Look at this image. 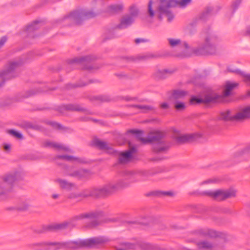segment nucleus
Wrapping results in <instances>:
<instances>
[{
	"label": "nucleus",
	"instance_id": "nucleus-47",
	"mask_svg": "<svg viewBox=\"0 0 250 250\" xmlns=\"http://www.w3.org/2000/svg\"><path fill=\"white\" fill-rule=\"evenodd\" d=\"M7 39L5 37H2L0 40V48H1L6 42Z\"/></svg>",
	"mask_w": 250,
	"mask_h": 250
},
{
	"label": "nucleus",
	"instance_id": "nucleus-27",
	"mask_svg": "<svg viewBox=\"0 0 250 250\" xmlns=\"http://www.w3.org/2000/svg\"><path fill=\"white\" fill-rule=\"evenodd\" d=\"M191 1V0H168V4L170 6L185 7Z\"/></svg>",
	"mask_w": 250,
	"mask_h": 250
},
{
	"label": "nucleus",
	"instance_id": "nucleus-21",
	"mask_svg": "<svg viewBox=\"0 0 250 250\" xmlns=\"http://www.w3.org/2000/svg\"><path fill=\"white\" fill-rule=\"evenodd\" d=\"M199 233L204 236L211 238L220 237L221 233L216 230L208 228L202 229L199 230Z\"/></svg>",
	"mask_w": 250,
	"mask_h": 250
},
{
	"label": "nucleus",
	"instance_id": "nucleus-16",
	"mask_svg": "<svg viewBox=\"0 0 250 250\" xmlns=\"http://www.w3.org/2000/svg\"><path fill=\"white\" fill-rule=\"evenodd\" d=\"M94 145L100 149L104 150L108 153L113 154L114 152L112 146L111 144H107L104 141L100 140H95L94 141Z\"/></svg>",
	"mask_w": 250,
	"mask_h": 250
},
{
	"label": "nucleus",
	"instance_id": "nucleus-26",
	"mask_svg": "<svg viewBox=\"0 0 250 250\" xmlns=\"http://www.w3.org/2000/svg\"><path fill=\"white\" fill-rule=\"evenodd\" d=\"M95 57L88 55L84 57H81L79 58H76L71 61V63H78L83 65H85L86 63L94 60Z\"/></svg>",
	"mask_w": 250,
	"mask_h": 250
},
{
	"label": "nucleus",
	"instance_id": "nucleus-1",
	"mask_svg": "<svg viewBox=\"0 0 250 250\" xmlns=\"http://www.w3.org/2000/svg\"><path fill=\"white\" fill-rule=\"evenodd\" d=\"M109 241V239L107 237L100 236L76 241L34 243L31 244L30 247L37 250H56L60 249L74 250L83 248L93 247L102 245L108 242Z\"/></svg>",
	"mask_w": 250,
	"mask_h": 250
},
{
	"label": "nucleus",
	"instance_id": "nucleus-22",
	"mask_svg": "<svg viewBox=\"0 0 250 250\" xmlns=\"http://www.w3.org/2000/svg\"><path fill=\"white\" fill-rule=\"evenodd\" d=\"M134 18L129 15H125L121 19L120 24L117 28L119 29H125L130 25L134 21Z\"/></svg>",
	"mask_w": 250,
	"mask_h": 250
},
{
	"label": "nucleus",
	"instance_id": "nucleus-28",
	"mask_svg": "<svg viewBox=\"0 0 250 250\" xmlns=\"http://www.w3.org/2000/svg\"><path fill=\"white\" fill-rule=\"evenodd\" d=\"M228 71L229 72L237 74L242 76L244 78V81L248 84L250 85V75L245 74L244 72L240 71L233 67L232 66H229L228 67Z\"/></svg>",
	"mask_w": 250,
	"mask_h": 250
},
{
	"label": "nucleus",
	"instance_id": "nucleus-17",
	"mask_svg": "<svg viewBox=\"0 0 250 250\" xmlns=\"http://www.w3.org/2000/svg\"><path fill=\"white\" fill-rule=\"evenodd\" d=\"M135 151V148L132 147L125 152H122L119 155V161L121 163H126L129 162L133 153Z\"/></svg>",
	"mask_w": 250,
	"mask_h": 250
},
{
	"label": "nucleus",
	"instance_id": "nucleus-39",
	"mask_svg": "<svg viewBox=\"0 0 250 250\" xmlns=\"http://www.w3.org/2000/svg\"><path fill=\"white\" fill-rule=\"evenodd\" d=\"M219 181V179L216 177H212L203 181L201 183V185L205 184H210L213 183H216Z\"/></svg>",
	"mask_w": 250,
	"mask_h": 250
},
{
	"label": "nucleus",
	"instance_id": "nucleus-59",
	"mask_svg": "<svg viewBox=\"0 0 250 250\" xmlns=\"http://www.w3.org/2000/svg\"><path fill=\"white\" fill-rule=\"evenodd\" d=\"M85 68L87 69H90L91 67H86Z\"/></svg>",
	"mask_w": 250,
	"mask_h": 250
},
{
	"label": "nucleus",
	"instance_id": "nucleus-45",
	"mask_svg": "<svg viewBox=\"0 0 250 250\" xmlns=\"http://www.w3.org/2000/svg\"><path fill=\"white\" fill-rule=\"evenodd\" d=\"M174 195V193L171 191H161L159 192L160 196L172 197Z\"/></svg>",
	"mask_w": 250,
	"mask_h": 250
},
{
	"label": "nucleus",
	"instance_id": "nucleus-18",
	"mask_svg": "<svg viewBox=\"0 0 250 250\" xmlns=\"http://www.w3.org/2000/svg\"><path fill=\"white\" fill-rule=\"evenodd\" d=\"M198 249L204 250H212L216 248H221L218 246L216 243H212L208 240H204L197 243Z\"/></svg>",
	"mask_w": 250,
	"mask_h": 250
},
{
	"label": "nucleus",
	"instance_id": "nucleus-55",
	"mask_svg": "<svg viewBox=\"0 0 250 250\" xmlns=\"http://www.w3.org/2000/svg\"><path fill=\"white\" fill-rule=\"evenodd\" d=\"M148 57H150V56H141L140 59H146V58H148Z\"/></svg>",
	"mask_w": 250,
	"mask_h": 250
},
{
	"label": "nucleus",
	"instance_id": "nucleus-10",
	"mask_svg": "<svg viewBox=\"0 0 250 250\" xmlns=\"http://www.w3.org/2000/svg\"><path fill=\"white\" fill-rule=\"evenodd\" d=\"M104 215V212L102 211H95L89 212L81 213L76 215L72 219V221H79L84 218L98 219Z\"/></svg>",
	"mask_w": 250,
	"mask_h": 250
},
{
	"label": "nucleus",
	"instance_id": "nucleus-12",
	"mask_svg": "<svg viewBox=\"0 0 250 250\" xmlns=\"http://www.w3.org/2000/svg\"><path fill=\"white\" fill-rule=\"evenodd\" d=\"M234 118L236 122H242L250 119V105L240 109L235 113Z\"/></svg>",
	"mask_w": 250,
	"mask_h": 250
},
{
	"label": "nucleus",
	"instance_id": "nucleus-9",
	"mask_svg": "<svg viewBox=\"0 0 250 250\" xmlns=\"http://www.w3.org/2000/svg\"><path fill=\"white\" fill-rule=\"evenodd\" d=\"M219 98V96L215 93L210 92L207 93L201 98L197 97H193L190 100L191 104H198V103H214L217 101Z\"/></svg>",
	"mask_w": 250,
	"mask_h": 250
},
{
	"label": "nucleus",
	"instance_id": "nucleus-2",
	"mask_svg": "<svg viewBox=\"0 0 250 250\" xmlns=\"http://www.w3.org/2000/svg\"><path fill=\"white\" fill-rule=\"evenodd\" d=\"M123 174L124 178L116 182H111L102 186L89 189L91 196L105 197L116 190L127 188L131 184L139 180L138 176L142 175V172L138 170H126Z\"/></svg>",
	"mask_w": 250,
	"mask_h": 250
},
{
	"label": "nucleus",
	"instance_id": "nucleus-41",
	"mask_svg": "<svg viewBox=\"0 0 250 250\" xmlns=\"http://www.w3.org/2000/svg\"><path fill=\"white\" fill-rule=\"evenodd\" d=\"M110 10L113 12H116L122 10L123 6L120 4L112 5L109 6Z\"/></svg>",
	"mask_w": 250,
	"mask_h": 250
},
{
	"label": "nucleus",
	"instance_id": "nucleus-61",
	"mask_svg": "<svg viewBox=\"0 0 250 250\" xmlns=\"http://www.w3.org/2000/svg\"><path fill=\"white\" fill-rule=\"evenodd\" d=\"M86 84V83H84V84H81L79 86H84Z\"/></svg>",
	"mask_w": 250,
	"mask_h": 250
},
{
	"label": "nucleus",
	"instance_id": "nucleus-46",
	"mask_svg": "<svg viewBox=\"0 0 250 250\" xmlns=\"http://www.w3.org/2000/svg\"><path fill=\"white\" fill-rule=\"evenodd\" d=\"M11 145L8 144H5L3 145V149L6 152H9L11 149Z\"/></svg>",
	"mask_w": 250,
	"mask_h": 250
},
{
	"label": "nucleus",
	"instance_id": "nucleus-32",
	"mask_svg": "<svg viewBox=\"0 0 250 250\" xmlns=\"http://www.w3.org/2000/svg\"><path fill=\"white\" fill-rule=\"evenodd\" d=\"M133 107L139 109L142 113H146L153 111L156 110V108L152 105H134Z\"/></svg>",
	"mask_w": 250,
	"mask_h": 250
},
{
	"label": "nucleus",
	"instance_id": "nucleus-44",
	"mask_svg": "<svg viewBox=\"0 0 250 250\" xmlns=\"http://www.w3.org/2000/svg\"><path fill=\"white\" fill-rule=\"evenodd\" d=\"M163 73L165 74L167 77L172 75L175 71V70L174 69L167 68L163 69Z\"/></svg>",
	"mask_w": 250,
	"mask_h": 250
},
{
	"label": "nucleus",
	"instance_id": "nucleus-4",
	"mask_svg": "<svg viewBox=\"0 0 250 250\" xmlns=\"http://www.w3.org/2000/svg\"><path fill=\"white\" fill-rule=\"evenodd\" d=\"M159 4L156 5L152 0L149 1L147 8V14L150 18H153L154 16H158L159 19H161L163 15L167 18V21L170 22L174 18V15L171 13L170 6L168 4V0H159Z\"/></svg>",
	"mask_w": 250,
	"mask_h": 250
},
{
	"label": "nucleus",
	"instance_id": "nucleus-58",
	"mask_svg": "<svg viewBox=\"0 0 250 250\" xmlns=\"http://www.w3.org/2000/svg\"><path fill=\"white\" fill-rule=\"evenodd\" d=\"M126 247H127V248H128V249H131V246L128 245H127L126 246Z\"/></svg>",
	"mask_w": 250,
	"mask_h": 250
},
{
	"label": "nucleus",
	"instance_id": "nucleus-37",
	"mask_svg": "<svg viewBox=\"0 0 250 250\" xmlns=\"http://www.w3.org/2000/svg\"><path fill=\"white\" fill-rule=\"evenodd\" d=\"M8 132L10 135L15 137L18 139H22L23 138L22 134L19 131H16L13 129H11L8 130Z\"/></svg>",
	"mask_w": 250,
	"mask_h": 250
},
{
	"label": "nucleus",
	"instance_id": "nucleus-36",
	"mask_svg": "<svg viewBox=\"0 0 250 250\" xmlns=\"http://www.w3.org/2000/svg\"><path fill=\"white\" fill-rule=\"evenodd\" d=\"M129 131L133 133L136 134V136L139 140L144 143H146V137L144 138L142 136V133L140 131L137 130H131Z\"/></svg>",
	"mask_w": 250,
	"mask_h": 250
},
{
	"label": "nucleus",
	"instance_id": "nucleus-60",
	"mask_svg": "<svg viewBox=\"0 0 250 250\" xmlns=\"http://www.w3.org/2000/svg\"><path fill=\"white\" fill-rule=\"evenodd\" d=\"M248 94L249 96H250V90L249 91H248Z\"/></svg>",
	"mask_w": 250,
	"mask_h": 250
},
{
	"label": "nucleus",
	"instance_id": "nucleus-43",
	"mask_svg": "<svg viewBox=\"0 0 250 250\" xmlns=\"http://www.w3.org/2000/svg\"><path fill=\"white\" fill-rule=\"evenodd\" d=\"M130 13L129 15L132 16L133 18L134 19V17H135L138 13V10L135 6H132L130 8Z\"/></svg>",
	"mask_w": 250,
	"mask_h": 250
},
{
	"label": "nucleus",
	"instance_id": "nucleus-56",
	"mask_svg": "<svg viewBox=\"0 0 250 250\" xmlns=\"http://www.w3.org/2000/svg\"><path fill=\"white\" fill-rule=\"evenodd\" d=\"M115 250H125L123 249L116 248Z\"/></svg>",
	"mask_w": 250,
	"mask_h": 250
},
{
	"label": "nucleus",
	"instance_id": "nucleus-49",
	"mask_svg": "<svg viewBox=\"0 0 250 250\" xmlns=\"http://www.w3.org/2000/svg\"><path fill=\"white\" fill-rule=\"evenodd\" d=\"M245 34L250 37V25H248L245 29Z\"/></svg>",
	"mask_w": 250,
	"mask_h": 250
},
{
	"label": "nucleus",
	"instance_id": "nucleus-8",
	"mask_svg": "<svg viewBox=\"0 0 250 250\" xmlns=\"http://www.w3.org/2000/svg\"><path fill=\"white\" fill-rule=\"evenodd\" d=\"M96 16L95 12L91 11L81 10L74 11L63 19L64 21H70L76 24H79L81 21Z\"/></svg>",
	"mask_w": 250,
	"mask_h": 250
},
{
	"label": "nucleus",
	"instance_id": "nucleus-57",
	"mask_svg": "<svg viewBox=\"0 0 250 250\" xmlns=\"http://www.w3.org/2000/svg\"><path fill=\"white\" fill-rule=\"evenodd\" d=\"M133 99V98H127V100L130 101V100H132Z\"/></svg>",
	"mask_w": 250,
	"mask_h": 250
},
{
	"label": "nucleus",
	"instance_id": "nucleus-29",
	"mask_svg": "<svg viewBox=\"0 0 250 250\" xmlns=\"http://www.w3.org/2000/svg\"><path fill=\"white\" fill-rule=\"evenodd\" d=\"M163 135L159 132L150 133L146 137V143H158L162 141Z\"/></svg>",
	"mask_w": 250,
	"mask_h": 250
},
{
	"label": "nucleus",
	"instance_id": "nucleus-51",
	"mask_svg": "<svg viewBox=\"0 0 250 250\" xmlns=\"http://www.w3.org/2000/svg\"><path fill=\"white\" fill-rule=\"evenodd\" d=\"M51 125L55 128H60L61 125L57 123L52 122L50 123Z\"/></svg>",
	"mask_w": 250,
	"mask_h": 250
},
{
	"label": "nucleus",
	"instance_id": "nucleus-3",
	"mask_svg": "<svg viewBox=\"0 0 250 250\" xmlns=\"http://www.w3.org/2000/svg\"><path fill=\"white\" fill-rule=\"evenodd\" d=\"M200 37L203 42L197 47H193L192 52L197 54H215L220 42V39L217 35L211 30L208 29L201 33Z\"/></svg>",
	"mask_w": 250,
	"mask_h": 250
},
{
	"label": "nucleus",
	"instance_id": "nucleus-35",
	"mask_svg": "<svg viewBox=\"0 0 250 250\" xmlns=\"http://www.w3.org/2000/svg\"><path fill=\"white\" fill-rule=\"evenodd\" d=\"M64 109L69 111H82L83 108L78 105L67 104L63 106Z\"/></svg>",
	"mask_w": 250,
	"mask_h": 250
},
{
	"label": "nucleus",
	"instance_id": "nucleus-34",
	"mask_svg": "<svg viewBox=\"0 0 250 250\" xmlns=\"http://www.w3.org/2000/svg\"><path fill=\"white\" fill-rule=\"evenodd\" d=\"M187 92L183 90H175L173 91L172 97L174 99L182 98L184 97Z\"/></svg>",
	"mask_w": 250,
	"mask_h": 250
},
{
	"label": "nucleus",
	"instance_id": "nucleus-24",
	"mask_svg": "<svg viewBox=\"0 0 250 250\" xmlns=\"http://www.w3.org/2000/svg\"><path fill=\"white\" fill-rule=\"evenodd\" d=\"M235 117V113H233L231 110H227L221 112L219 119L225 121L236 122Z\"/></svg>",
	"mask_w": 250,
	"mask_h": 250
},
{
	"label": "nucleus",
	"instance_id": "nucleus-14",
	"mask_svg": "<svg viewBox=\"0 0 250 250\" xmlns=\"http://www.w3.org/2000/svg\"><path fill=\"white\" fill-rule=\"evenodd\" d=\"M44 147L53 148L58 151H64L66 152H72L71 150L67 146L56 142L50 141H46L43 143Z\"/></svg>",
	"mask_w": 250,
	"mask_h": 250
},
{
	"label": "nucleus",
	"instance_id": "nucleus-7",
	"mask_svg": "<svg viewBox=\"0 0 250 250\" xmlns=\"http://www.w3.org/2000/svg\"><path fill=\"white\" fill-rule=\"evenodd\" d=\"M204 194L217 201H222L235 197L236 191L232 188L227 190L218 189L215 191H206Z\"/></svg>",
	"mask_w": 250,
	"mask_h": 250
},
{
	"label": "nucleus",
	"instance_id": "nucleus-53",
	"mask_svg": "<svg viewBox=\"0 0 250 250\" xmlns=\"http://www.w3.org/2000/svg\"><path fill=\"white\" fill-rule=\"evenodd\" d=\"M144 40L143 39H137L135 40V42L136 43H139L141 42H144Z\"/></svg>",
	"mask_w": 250,
	"mask_h": 250
},
{
	"label": "nucleus",
	"instance_id": "nucleus-52",
	"mask_svg": "<svg viewBox=\"0 0 250 250\" xmlns=\"http://www.w3.org/2000/svg\"><path fill=\"white\" fill-rule=\"evenodd\" d=\"M60 197V195L59 194H53L52 195L51 197L53 199H57L59 198Z\"/></svg>",
	"mask_w": 250,
	"mask_h": 250
},
{
	"label": "nucleus",
	"instance_id": "nucleus-23",
	"mask_svg": "<svg viewBox=\"0 0 250 250\" xmlns=\"http://www.w3.org/2000/svg\"><path fill=\"white\" fill-rule=\"evenodd\" d=\"M170 147L169 145L164 142L161 141L157 144H155L153 146V150L157 153H165L167 151Z\"/></svg>",
	"mask_w": 250,
	"mask_h": 250
},
{
	"label": "nucleus",
	"instance_id": "nucleus-38",
	"mask_svg": "<svg viewBox=\"0 0 250 250\" xmlns=\"http://www.w3.org/2000/svg\"><path fill=\"white\" fill-rule=\"evenodd\" d=\"M39 28V21H35L31 24L29 25L27 27V31L31 32L35 30H37Z\"/></svg>",
	"mask_w": 250,
	"mask_h": 250
},
{
	"label": "nucleus",
	"instance_id": "nucleus-54",
	"mask_svg": "<svg viewBox=\"0 0 250 250\" xmlns=\"http://www.w3.org/2000/svg\"><path fill=\"white\" fill-rule=\"evenodd\" d=\"M28 207V204H25L24 207H20L19 208V209H26Z\"/></svg>",
	"mask_w": 250,
	"mask_h": 250
},
{
	"label": "nucleus",
	"instance_id": "nucleus-40",
	"mask_svg": "<svg viewBox=\"0 0 250 250\" xmlns=\"http://www.w3.org/2000/svg\"><path fill=\"white\" fill-rule=\"evenodd\" d=\"M155 77L159 79H163L167 78L165 74L163 73V70H158L154 73Z\"/></svg>",
	"mask_w": 250,
	"mask_h": 250
},
{
	"label": "nucleus",
	"instance_id": "nucleus-11",
	"mask_svg": "<svg viewBox=\"0 0 250 250\" xmlns=\"http://www.w3.org/2000/svg\"><path fill=\"white\" fill-rule=\"evenodd\" d=\"M67 174L79 179H87L89 178L93 173L87 169H81L72 172L68 171Z\"/></svg>",
	"mask_w": 250,
	"mask_h": 250
},
{
	"label": "nucleus",
	"instance_id": "nucleus-6",
	"mask_svg": "<svg viewBox=\"0 0 250 250\" xmlns=\"http://www.w3.org/2000/svg\"><path fill=\"white\" fill-rule=\"evenodd\" d=\"M22 62L20 60H13L9 62L4 69L0 71V88L2 87L6 80L16 76L15 70L19 67Z\"/></svg>",
	"mask_w": 250,
	"mask_h": 250
},
{
	"label": "nucleus",
	"instance_id": "nucleus-19",
	"mask_svg": "<svg viewBox=\"0 0 250 250\" xmlns=\"http://www.w3.org/2000/svg\"><path fill=\"white\" fill-rule=\"evenodd\" d=\"M56 159H61L64 161H70L75 164H84L86 161L83 158L75 157L69 155H58L56 157Z\"/></svg>",
	"mask_w": 250,
	"mask_h": 250
},
{
	"label": "nucleus",
	"instance_id": "nucleus-42",
	"mask_svg": "<svg viewBox=\"0 0 250 250\" xmlns=\"http://www.w3.org/2000/svg\"><path fill=\"white\" fill-rule=\"evenodd\" d=\"M185 104L182 102H178L175 104V108L178 111H182L185 108Z\"/></svg>",
	"mask_w": 250,
	"mask_h": 250
},
{
	"label": "nucleus",
	"instance_id": "nucleus-50",
	"mask_svg": "<svg viewBox=\"0 0 250 250\" xmlns=\"http://www.w3.org/2000/svg\"><path fill=\"white\" fill-rule=\"evenodd\" d=\"M99 222H100V221L99 220H94L93 221H92L91 222V224L90 225V227H95V226H97L99 223Z\"/></svg>",
	"mask_w": 250,
	"mask_h": 250
},
{
	"label": "nucleus",
	"instance_id": "nucleus-13",
	"mask_svg": "<svg viewBox=\"0 0 250 250\" xmlns=\"http://www.w3.org/2000/svg\"><path fill=\"white\" fill-rule=\"evenodd\" d=\"M168 44L171 47H175L179 46L184 47L188 51L192 52L193 47L190 46L186 42H182L179 39L169 38L167 39Z\"/></svg>",
	"mask_w": 250,
	"mask_h": 250
},
{
	"label": "nucleus",
	"instance_id": "nucleus-5",
	"mask_svg": "<svg viewBox=\"0 0 250 250\" xmlns=\"http://www.w3.org/2000/svg\"><path fill=\"white\" fill-rule=\"evenodd\" d=\"M23 177V173L20 171L10 172L0 177V197L6 196L12 190L14 183Z\"/></svg>",
	"mask_w": 250,
	"mask_h": 250
},
{
	"label": "nucleus",
	"instance_id": "nucleus-20",
	"mask_svg": "<svg viewBox=\"0 0 250 250\" xmlns=\"http://www.w3.org/2000/svg\"><path fill=\"white\" fill-rule=\"evenodd\" d=\"M71 226V223L64 222L60 224H55L46 227V230H60L69 228Z\"/></svg>",
	"mask_w": 250,
	"mask_h": 250
},
{
	"label": "nucleus",
	"instance_id": "nucleus-33",
	"mask_svg": "<svg viewBox=\"0 0 250 250\" xmlns=\"http://www.w3.org/2000/svg\"><path fill=\"white\" fill-rule=\"evenodd\" d=\"M244 155H250V144L244 149L237 151L235 154V157H239Z\"/></svg>",
	"mask_w": 250,
	"mask_h": 250
},
{
	"label": "nucleus",
	"instance_id": "nucleus-31",
	"mask_svg": "<svg viewBox=\"0 0 250 250\" xmlns=\"http://www.w3.org/2000/svg\"><path fill=\"white\" fill-rule=\"evenodd\" d=\"M91 196L89 189L85 190L82 192H74L70 193L68 197L70 199H77L80 197H87Z\"/></svg>",
	"mask_w": 250,
	"mask_h": 250
},
{
	"label": "nucleus",
	"instance_id": "nucleus-25",
	"mask_svg": "<svg viewBox=\"0 0 250 250\" xmlns=\"http://www.w3.org/2000/svg\"><path fill=\"white\" fill-rule=\"evenodd\" d=\"M200 137V135L197 133L188 134L177 136V141L179 143H183L187 141H191Z\"/></svg>",
	"mask_w": 250,
	"mask_h": 250
},
{
	"label": "nucleus",
	"instance_id": "nucleus-30",
	"mask_svg": "<svg viewBox=\"0 0 250 250\" xmlns=\"http://www.w3.org/2000/svg\"><path fill=\"white\" fill-rule=\"evenodd\" d=\"M237 85L238 83H236L227 82L224 86L223 96L224 97L229 96L231 94L232 90Z\"/></svg>",
	"mask_w": 250,
	"mask_h": 250
},
{
	"label": "nucleus",
	"instance_id": "nucleus-48",
	"mask_svg": "<svg viewBox=\"0 0 250 250\" xmlns=\"http://www.w3.org/2000/svg\"><path fill=\"white\" fill-rule=\"evenodd\" d=\"M160 107L162 109H167L169 108V105L167 103H164L160 104Z\"/></svg>",
	"mask_w": 250,
	"mask_h": 250
},
{
	"label": "nucleus",
	"instance_id": "nucleus-15",
	"mask_svg": "<svg viewBox=\"0 0 250 250\" xmlns=\"http://www.w3.org/2000/svg\"><path fill=\"white\" fill-rule=\"evenodd\" d=\"M55 182L59 185L61 188L66 190L70 191L76 189L77 188V186L74 183L69 182L64 179L58 178L55 179Z\"/></svg>",
	"mask_w": 250,
	"mask_h": 250
}]
</instances>
